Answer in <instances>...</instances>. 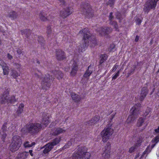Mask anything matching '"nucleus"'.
<instances>
[{"label": "nucleus", "instance_id": "f257e3e1", "mask_svg": "<svg viewBox=\"0 0 159 159\" xmlns=\"http://www.w3.org/2000/svg\"><path fill=\"white\" fill-rule=\"evenodd\" d=\"M76 152L73 155V159H89L90 157V153L87 151V148L84 146H79Z\"/></svg>", "mask_w": 159, "mask_h": 159}, {"label": "nucleus", "instance_id": "f03ea898", "mask_svg": "<svg viewBox=\"0 0 159 159\" xmlns=\"http://www.w3.org/2000/svg\"><path fill=\"white\" fill-rule=\"evenodd\" d=\"M80 33L82 34L84 36L83 40H84V43H83L80 45L79 48V52H83L87 48L89 45L88 39L90 37V33L88 32L87 28H84L83 29L82 31H80Z\"/></svg>", "mask_w": 159, "mask_h": 159}, {"label": "nucleus", "instance_id": "7ed1b4c3", "mask_svg": "<svg viewBox=\"0 0 159 159\" xmlns=\"http://www.w3.org/2000/svg\"><path fill=\"white\" fill-rule=\"evenodd\" d=\"M21 144V139L20 137L18 135L15 136L13 137L9 149L11 152H14L19 149Z\"/></svg>", "mask_w": 159, "mask_h": 159}, {"label": "nucleus", "instance_id": "20e7f679", "mask_svg": "<svg viewBox=\"0 0 159 159\" xmlns=\"http://www.w3.org/2000/svg\"><path fill=\"white\" fill-rule=\"evenodd\" d=\"M42 128V126L40 124L37 123H31L27 125L26 132L35 134L40 131Z\"/></svg>", "mask_w": 159, "mask_h": 159}, {"label": "nucleus", "instance_id": "39448f33", "mask_svg": "<svg viewBox=\"0 0 159 159\" xmlns=\"http://www.w3.org/2000/svg\"><path fill=\"white\" fill-rule=\"evenodd\" d=\"M53 79L52 74L50 75L47 74L42 78L41 82V87L43 89L47 90L49 89L51 85V83Z\"/></svg>", "mask_w": 159, "mask_h": 159}, {"label": "nucleus", "instance_id": "423d86ee", "mask_svg": "<svg viewBox=\"0 0 159 159\" xmlns=\"http://www.w3.org/2000/svg\"><path fill=\"white\" fill-rule=\"evenodd\" d=\"M130 111H131L132 114L130 115L128 118L126 120L127 123L132 122L138 117L139 115L140 114V111L139 108L136 106L133 107Z\"/></svg>", "mask_w": 159, "mask_h": 159}, {"label": "nucleus", "instance_id": "0eeeda50", "mask_svg": "<svg viewBox=\"0 0 159 159\" xmlns=\"http://www.w3.org/2000/svg\"><path fill=\"white\" fill-rule=\"evenodd\" d=\"M113 133V130L112 129L109 127L105 128L101 133L102 141L104 142H107Z\"/></svg>", "mask_w": 159, "mask_h": 159}, {"label": "nucleus", "instance_id": "6e6552de", "mask_svg": "<svg viewBox=\"0 0 159 159\" xmlns=\"http://www.w3.org/2000/svg\"><path fill=\"white\" fill-rule=\"evenodd\" d=\"M82 12L88 18L92 17L94 15L93 10L90 5L88 3L84 5Z\"/></svg>", "mask_w": 159, "mask_h": 159}, {"label": "nucleus", "instance_id": "1a4fd4ad", "mask_svg": "<svg viewBox=\"0 0 159 159\" xmlns=\"http://www.w3.org/2000/svg\"><path fill=\"white\" fill-rule=\"evenodd\" d=\"M157 3L154 0H148L144 5L143 8L144 12L148 13L151 9H155Z\"/></svg>", "mask_w": 159, "mask_h": 159}, {"label": "nucleus", "instance_id": "9d476101", "mask_svg": "<svg viewBox=\"0 0 159 159\" xmlns=\"http://www.w3.org/2000/svg\"><path fill=\"white\" fill-rule=\"evenodd\" d=\"M9 90L7 89L4 91L3 94L0 97V103L2 104H8V95L9 94Z\"/></svg>", "mask_w": 159, "mask_h": 159}, {"label": "nucleus", "instance_id": "9b49d317", "mask_svg": "<svg viewBox=\"0 0 159 159\" xmlns=\"http://www.w3.org/2000/svg\"><path fill=\"white\" fill-rule=\"evenodd\" d=\"M72 13V11L71 8L69 7L63 9L60 12V16L62 18H64L70 15Z\"/></svg>", "mask_w": 159, "mask_h": 159}, {"label": "nucleus", "instance_id": "f8f14e48", "mask_svg": "<svg viewBox=\"0 0 159 159\" xmlns=\"http://www.w3.org/2000/svg\"><path fill=\"white\" fill-rule=\"evenodd\" d=\"M97 31L99 32L100 34L102 35L104 34H107L112 31V29L111 27H105L100 29H98Z\"/></svg>", "mask_w": 159, "mask_h": 159}, {"label": "nucleus", "instance_id": "ddd939ff", "mask_svg": "<svg viewBox=\"0 0 159 159\" xmlns=\"http://www.w3.org/2000/svg\"><path fill=\"white\" fill-rule=\"evenodd\" d=\"M148 90L147 87H143L142 88L140 96V99L142 101L146 97L148 93Z\"/></svg>", "mask_w": 159, "mask_h": 159}, {"label": "nucleus", "instance_id": "4468645a", "mask_svg": "<svg viewBox=\"0 0 159 159\" xmlns=\"http://www.w3.org/2000/svg\"><path fill=\"white\" fill-rule=\"evenodd\" d=\"M93 65L90 64L88 67V70L86 71L84 75V77L85 78L88 79L93 72Z\"/></svg>", "mask_w": 159, "mask_h": 159}, {"label": "nucleus", "instance_id": "2eb2a0df", "mask_svg": "<svg viewBox=\"0 0 159 159\" xmlns=\"http://www.w3.org/2000/svg\"><path fill=\"white\" fill-rule=\"evenodd\" d=\"M65 129L60 127L55 128L53 130L52 134L53 135H57L64 133Z\"/></svg>", "mask_w": 159, "mask_h": 159}, {"label": "nucleus", "instance_id": "dca6fc26", "mask_svg": "<svg viewBox=\"0 0 159 159\" xmlns=\"http://www.w3.org/2000/svg\"><path fill=\"white\" fill-rule=\"evenodd\" d=\"M64 52L61 49L57 50L56 56L58 60H62L65 58Z\"/></svg>", "mask_w": 159, "mask_h": 159}, {"label": "nucleus", "instance_id": "f3484780", "mask_svg": "<svg viewBox=\"0 0 159 159\" xmlns=\"http://www.w3.org/2000/svg\"><path fill=\"white\" fill-rule=\"evenodd\" d=\"M29 154L28 152H20L17 155V158L18 159H26Z\"/></svg>", "mask_w": 159, "mask_h": 159}, {"label": "nucleus", "instance_id": "a211bd4d", "mask_svg": "<svg viewBox=\"0 0 159 159\" xmlns=\"http://www.w3.org/2000/svg\"><path fill=\"white\" fill-rule=\"evenodd\" d=\"M44 149L43 150V152L44 154L48 153L53 148L52 146L49 143H48L44 146Z\"/></svg>", "mask_w": 159, "mask_h": 159}, {"label": "nucleus", "instance_id": "6ab92c4d", "mask_svg": "<svg viewBox=\"0 0 159 159\" xmlns=\"http://www.w3.org/2000/svg\"><path fill=\"white\" fill-rule=\"evenodd\" d=\"M71 95L72 99L75 102H78L81 99L80 96L77 94L74 93H72Z\"/></svg>", "mask_w": 159, "mask_h": 159}, {"label": "nucleus", "instance_id": "aec40b11", "mask_svg": "<svg viewBox=\"0 0 159 159\" xmlns=\"http://www.w3.org/2000/svg\"><path fill=\"white\" fill-rule=\"evenodd\" d=\"M111 151L104 150L102 159H109L110 157Z\"/></svg>", "mask_w": 159, "mask_h": 159}, {"label": "nucleus", "instance_id": "412c9836", "mask_svg": "<svg viewBox=\"0 0 159 159\" xmlns=\"http://www.w3.org/2000/svg\"><path fill=\"white\" fill-rule=\"evenodd\" d=\"M78 68V66L76 63L73 64L70 72V75H71L74 76L75 75L77 71Z\"/></svg>", "mask_w": 159, "mask_h": 159}, {"label": "nucleus", "instance_id": "4be33fe9", "mask_svg": "<svg viewBox=\"0 0 159 159\" xmlns=\"http://www.w3.org/2000/svg\"><path fill=\"white\" fill-rule=\"evenodd\" d=\"M52 74L55 75L56 77L58 79L62 78L63 76V73L60 71H54L52 73Z\"/></svg>", "mask_w": 159, "mask_h": 159}, {"label": "nucleus", "instance_id": "5701e85b", "mask_svg": "<svg viewBox=\"0 0 159 159\" xmlns=\"http://www.w3.org/2000/svg\"><path fill=\"white\" fill-rule=\"evenodd\" d=\"M17 99L16 98L15 95L8 96V104L14 103L17 101Z\"/></svg>", "mask_w": 159, "mask_h": 159}, {"label": "nucleus", "instance_id": "b1692460", "mask_svg": "<svg viewBox=\"0 0 159 159\" xmlns=\"http://www.w3.org/2000/svg\"><path fill=\"white\" fill-rule=\"evenodd\" d=\"M17 16L18 15L17 13L14 11H12L10 12L8 15V16L9 17L11 18V19L13 20L16 19Z\"/></svg>", "mask_w": 159, "mask_h": 159}, {"label": "nucleus", "instance_id": "393cba45", "mask_svg": "<svg viewBox=\"0 0 159 159\" xmlns=\"http://www.w3.org/2000/svg\"><path fill=\"white\" fill-rule=\"evenodd\" d=\"M61 141V138L58 137L54 139L52 142L49 143L53 147L54 146L57 144Z\"/></svg>", "mask_w": 159, "mask_h": 159}, {"label": "nucleus", "instance_id": "a878e982", "mask_svg": "<svg viewBox=\"0 0 159 159\" xmlns=\"http://www.w3.org/2000/svg\"><path fill=\"white\" fill-rule=\"evenodd\" d=\"M3 70V73L4 75H7L8 74L9 69L8 66L6 64L3 66L2 67Z\"/></svg>", "mask_w": 159, "mask_h": 159}, {"label": "nucleus", "instance_id": "bb28decb", "mask_svg": "<svg viewBox=\"0 0 159 159\" xmlns=\"http://www.w3.org/2000/svg\"><path fill=\"white\" fill-rule=\"evenodd\" d=\"M21 32L22 34L26 38H28L31 34V31L29 30H24Z\"/></svg>", "mask_w": 159, "mask_h": 159}, {"label": "nucleus", "instance_id": "cd10ccee", "mask_svg": "<svg viewBox=\"0 0 159 159\" xmlns=\"http://www.w3.org/2000/svg\"><path fill=\"white\" fill-rule=\"evenodd\" d=\"M24 107V105L23 103H21L20 105L16 112V113L17 115H19L22 112Z\"/></svg>", "mask_w": 159, "mask_h": 159}, {"label": "nucleus", "instance_id": "c85d7f7f", "mask_svg": "<svg viewBox=\"0 0 159 159\" xmlns=\"http://www.w3.org/2000/svg\"><path fill=\"white\" fill-rule=\"evenodd\" d=\"M49 117L48 116L46 115L44 116V117L43 118L42 120V123L45 125L46 126L49 123L48 119Z\"/></svg>", "mask_w": 159, "mask_h": 159}, {"label": "nucleus", "instance_id": "c756f323", "mask_svg": "<svg viewBox=\"0 0 159 159\" xmlns=\"http://www.w3.org/2000/svg\"><path fill=\"white\" fill-rule=\"evenodd\" d=\"M11 75L15 79L18 76H20V74L17 71L14 69H12L11 70Z\"/></svg>", "mask_w": 159, "mask_h": 159}, {"label": "nucleus", "instance_id": "7c9ffc66", "mask_svg": "<svg viewBox=\"0 0 159 159\" xmlns=\"http://www.w3.org/2000/svg\"><path fill=\"white\" fill-rule=\"evenodd\" d=\"M136 68V65H133L131 67V68L127 73L128 75L127 77H129L130 75L133 74L134 73Z\"/></svg>", "mask_w": 159, "mask_h": 159}, {"label": "nucleus", "instance_id": "2f4dec72", "mask_svg": "<svg viewBox=\"0 0 159 159\" xmlns=\"http://www.w3.org/2000/svg\"><path fill=\"white\" fill-rule=\"evenodd\" d=\"M35 144V142L30 143L29 141H26L24 143V146L25 148H30Z\"/></svg>", "mask_w": 159, "mask_h": 159}, {"label": "nucleus", "instance_id": "473e14b6", "mask_svg": "<svg viewBox=\"0 0 159 159\" xmlns=\"http://www.w3.org/2000/svg\"><path fill=\"white\" fill-rule=\"evenodd\" d=\"M39 18L41 20L43 21H46V20H50V19L49 18V16L46 17L43 14H41L39 15Z\"/></svg>", "mask_w": 159, "mask_h": 159}, {"label": "nucleus", "instance_id": "72a5a7b5", "mask_svg": "<svg viewBox=\"0 0 159 159\" xmlns=\"http://www.w3.org/2000/svg\"><path fill=\"white\" fill-rule=\"evenodd\" d=\"M143 139L142 137L141 136L139 137L137 140V143L135 144L136 146L139 147L140 146L141 143L142 142Z\"/></svg>", "mask_w": 159, "mask_h": 159}, {"label": "nucleus", "instance_id": "f704fd0d", "mask_svg": "<svg viewBox=\"0 0 159 159\" xmlns=\"http://www.w3.org/2000/svg\"><path fill=\"white\" fill-rule=\"evenodd\" d=\"M109 23L110 25L114 26L116 30H117L118 29V25L116 22L112 20H111V21H110Z\"/></svg>", "mask_w": 159, "mask_h": 159}, {"label": "nucleus", "instance_id": "c9c22d12", "mask_svg": "<svg viewBox=\"0 0 159 159\" xmlns=\"http://www.w3.org/2000/svg\"><path fill=\"white\" fill-rule=\"evenodd\" d=\"M144 120V119H143L141 117L139 118L137 123V126L138 127L141 126L142 123H143Z\"/></svg>", "mask_w": 159, "mask_h": 159}, {"label": "nucleus", "instance_id": "e433bc0d", "mask_svg": "<svg viewBox=\"0 0 159 159\" xmlns=\"http://www.w3.org/2000/svg\"><path fill=\"white\" fill-rule=\"evenodd\" d=\"M101 59L100 60V64L103 63L107 58V57L105 54H102L101 56Z\"/></svg>", "mask_w": 159, "mask_h": 159}, {"label": "nucleus", "instance_id": "4c0bfd02", "mask_svg": "<svg viewBox=\"0 0 159 159\" xmlns=\"http://www.w3.org/2000/svg\"><path fill=\"white\" fill-rule=\"evenodd\" d=\"M52 30L50 26H48L47 27V33L48 37L50 36V34H51Z\"/></svg>", "mask_w": 159, "mask_h": 159}, {"label": "nucleus", "instance_id": "58836bf2", "mask_svg": "<svg viewBox=\"0 0 159 159\" xmlns=\"http://www.w3.org/2000/svg\"><path fill=\"white\" fill-rule=\"evenodd\" d=\"M138 147L136 146L135 144L134 146H132L129 148V152L130 153L133 152L135 149H136Z\"/></svg>", "mask_w": 159, "mask_h": 159}, {"label": "nucleus", "instance_id": "ea45409f", "mask_svg": "<svg viewBox=\"0 0 159 159\" xmlns=\"http://www.w3.org/2000/svg\"><path fill=\"white\" fill-rule=\"evenodd\" d=\"M111 149V144L109 143H107L105 147V150H108L110 151Z\"/></svg>", "mask_w": 159, "mask_h": 159}, {"label": "nucleus", "instance_id": "a19ab883", "mask_svg": "<svg viewBox=\"0 0 159 159\" xmlns=\"http://www.w3.org/2000/svg\"><path fill=\"white\" fill-rule=\"evenodd\" d=\"M1 135L2 136V139L3 141L4 142L5 140V138H6L7 134H6L4 132V131H2V132L1 133Z\"/></svg>", "mask_w": 159, "mask_h": 159}, {"label": "nucleus", "instance_id": "79ce46f5", "mask_svg": "<svg viewBox=\"0 0 159 159\" xmlns=\"http://www.w3.org/2000/svg\"><path fill=\"white\" fill-rule=\"evenodd\" d=\"M120 72V70H119L113 76L112 78V80L116 79L119 76Z\"/></svg>", "mask_w": 159, "mask_h": 159}, {"label": "nucleus", "instance_id": "37998d69", "mask_svg": "<svg viewBox=\"0 0 159 159\" xmlns=\"http://www.w3.org/2000/svg\"><path fill=\"white\" fill-rule=\"evenodd\" d=\"M90 43H92L91 46L92 47H93L96 45L97 42V41L95 39H93L92 40V41Z\"/></svg>", "mask_w": 159, "mask_h": 159}, {"label": "nucleus", "instance_id": "c03bdc74", "mask_svg": "<svg viewBox=\"0 0 159 159\" xmlns=\"http://www.w3.org/2000/svg\"><path fill=\"white\" fill-rule=\"evenodd\" d=\"M72 143L69 141L63 147V149H65L68 148L69 146H70L72 144Z\"/></svg>", "mask_w": 159, "mask_h": 159}, {"label": "nucleus", "instance_id": "a18cd8bd", "mask_svg": "<svg viewBox=\"0 0 159 159\" xmlns=\"http://www.w3.org/2000/svg\"><path fill=\"white\" fill-rule=\"evenodd\" d=\"M38 41L40 43H43L44 42V39L43 37L42 36H39L38 37Z\"/></svg>", "mask_w": 159, "mask_h": 159}, {"label": "nucleus", "instance_id": "49530a36", "mask_svg": "<svg viewBox=\"0 0 159 159\" xmlns=\"http://www.w3.org/2000/svg\"><path fill=\"white\" fill-rule=\"evenodd\" d=\"M94 121L95 123H96L100 119V117L98 116H96L93 118Z\"/></svg>", "mask_w": 159, "mask_h": 159}, {"label": "nucleus", "instance_id": "de8ad7c7", "mask_svg": "<svg viewBox=\"0 0 159 159\" xmlns=\"http://www.w3.org/2000/svg\"><path fill=\"white\" fill-rule=\"evenodd\" d=\"M118 66L119 65L117 64V63L114 66L112 69L111 70V71H115L116 70V69L118 68Z\"/></svg>", "mask_w": 159, "mask_h": 159}, {"label": "nucleus", "instance_id": "09e8293b", "mask_svg": "<svg viewBox=\"0 0 159 159\" xmlns=\"http://www.w3.org/2000/svg\"><path fill=\"white\" fill-rule=\"evenodd\" d=\"M114 2V0H109L108 1L107 5H110L111 7L113 5Z\"/></svg>", "mask_w": 159, "mask_h": 159}, {"label": "nucleus", "instance_id": "8fccbe9b", "mask_svg": "<svg viewBox=\"0 0 159 159\" xmlns=\"http://www.w3.org/2000/svg\"><path fill=\"white\" fill-rule=\"evenodd\" d=\"M112 14L113 13L112 12H111L109 16V19L110 21H111V20H112L114 18V17L112 15Z\"/></svg>", "mask_w": 159, "mask_h": 159}, {"label": "nucleus", "instance_id": "3c124183", "mask_svg": "<svg viewBox=\"0 0 159 159\" xmlns=\"http://www.w3.org/2000/svg\"><path fill=\"white\" fill-rule=\"evenodd\" d=\"M77 138H72L70 141V142L72 143H71L72 144H74V143L76 141H77Z\"/></svg>", "mask_w": 159, "mask_h": 159}, {"label": "nucleus", "instance_id": "603ef678", "mask_svg": "<svg viewBox=\"0 0 159 159\" xmlns=\"http://www.w3.org/2000/svg\"><path fill=\"white\" fill-rule=\"evenodd\" d=\"M6 63H5L4 61L0 58V65L2 67L4 65H5Z\"/></svg>", "mask_w": 159, "mask_h": 159}, {"label": "nucleus", "instance_id": "864d4df0", "mask_svg": "<svg viewBox=\"0 0 159 159\" xmlns=\"http://www.w3.org/2000/svg\"><path fill=\"white\" fill-rule=\"evenodd\" d=\"M151 111V110L150 109H148L146 110V111L144 113V116H147L148 115L150 111Z\"/></svg>", "mask_w": 159, "mask_h": 159}, {"label": "nucleus", "instance_id": "5fc2aeb1", "mask_svg": "<svg viewBox=\"0 0 159 159\" xmlns=\"http://www.w3.org/2000/svg\"><path fill=\"white\" fill-rule=\"evenodd\" d=\"M136 23L138 25H140L141 22V20L139 18H138L136 20Z\"/></svg>", "mask_w": 159, "mask_h": 159}, {"label": "nucleus", "instance_id": "6e6d98bb", "mask_svg": "<svg viewBox=\"0 0 159 159\" xmlns=\"http://www.w3.org/2000/svg\"><path fill=\"white\" fill-rule=\"evenodd\" d=\"M14 65V66L16 67L17 69L19 68L20 67V65L17 63H15Z\"/></svg>", "mask_w": 159, "mask_h": 159}, {"label": "nucleus", "instance_id": "4d7b16f0", "mask_svg": "<svg viewBox=\"0 0 159 159\" xmlns=\"http://www.w3.org/2000/svg\"><path fill=\"white\" fill-rule=\"evenodd\" d=\"M116 16L118 19H120L121 18V14L119 12H117L116 15Z\"/></svg>", "mask_w": 159, "mask_h": 159}, {"label": "nucleus", "instance_id": "13d9d810", "mask_svg": "<svg viewBox=\"0 0 159 159\" xmlns=\"http://www.w3.org/2000/svg\"><path fill=\"white\" fill-rule=\"evenodd\" d=\"M7 124L6 123H4L3 125V126L2 127V129L3 130V131H4L5 130H6V129L7 126Z\"/></svg>", "mask_w": 159, "mask_h": 159}, {"label": "nucleus", "instance_id": "bf43d9fd", "mask_svg": "<svg viewBox=\"0 0 159 159\" xmlns=\"http://www.w3.org/2000/svg\"><path fill=\"white\" fill-rule=\"evenodd\" d=\"M16 52H17V53L19 54V55H20V54L21 53H22V50L20 48H18L17 51H16Z\"/></svg>", "mask_w": 159, "mask_h": 159}, {"label": "nucleus", "instance_id": "052dcab7", "mask_svg": "<svg viewBox=\"0 0 159 159\" xmlns=\"http://www.w3.org/2000/svg\"><path fill=\"white\" fill-rule=\"evenodd\" d=\"M151 150V149L150 148V147L148 146L146 149L145 151L147 152V153H148Z\"/></svg>", "mask_w": 159, "mask_h": 159}, {"label": "nucleus", "instance_id": "680f3d73", "mask_svg": "<svg viewBox=\"0 0 159 159\" xmlns=\"http://www.w3.org/2000/svg\"><path fill=\"white\" fill-rule=\"evenodd\" d=\"M155 141L156 142V143L159 141V135L157 136L155 138Z\"/></svg>", "mask_w": 159, "mask_h": 159}, {"label": "nucleus", "instance_id": "e2e57ef3", "mask_svg": "<svg viewBox=\"0 0 159 159\" xmlns=\"http://www.w3.org/2000/svg\"><path fill=\"white\" fill-rule=\"evenodd\" d=\"M7 58L10 60H11V59H12L13 58L12 56L9 53L7 54Z\"/></svg>", "mask_w": 159, "mask_h": 159}, {"label": "nucleus", "instance_id": "0e129e2a", "mask_svg": "<svg viewBox=\"0 0 159 159\" xmlns=\"http://www.w3.org/2000/svg\"><path fill=\"white\" fill-rule=\"evenodd\" d=\"M34 75L35 77H37L38 78H40V76L38 75L36 72H35V73H34Z\"/></svg>", "mask_w": 159, "mask_h": 159}, {"label": "nucleus", "instance_id": "69168bd1", "mask_svg": "<svg viewBox=\"0 0 159 159\" xmlns=\"http://www.w3.org/2000/svg\"><path fill=\"white\" fill-rule=\"evenodd\" d=\"M139 37L138 36V35H137L136 36V38H135V42H138L139 40Z\"/></svg>", "mask_w": 159, "mask_h": 159}, {"label": "nucleus", "instance_id": "338daca9", "mask_svg": "<svg viewBox=\"0 0 159 159\" xmlns=\"http://www.w3.org/2000/svg\"><path fill=\"white\" fill-rule=\"evenodd\" d=\"M147 153V152L145 150V151L143 152L142 155L141 157V158H142V157L144 156V155Z\"/></svg>", "mask_w": 159, "mask_h": 159}, {"label": "nucleus", "instance_id": "774afa93", "mask_svg": "<svg viewBox=\"0 0 159 159\" xmlns=\"http://www.w3.org/2000/svg\"><path fill=\"white\" fill-rule=\"evenodd\" d=\"M61 3V4H63L64 3L65 1L64 0H58Z\"/></svg>", "mask_w": 159, "mask_h": 159}]
</instances>
